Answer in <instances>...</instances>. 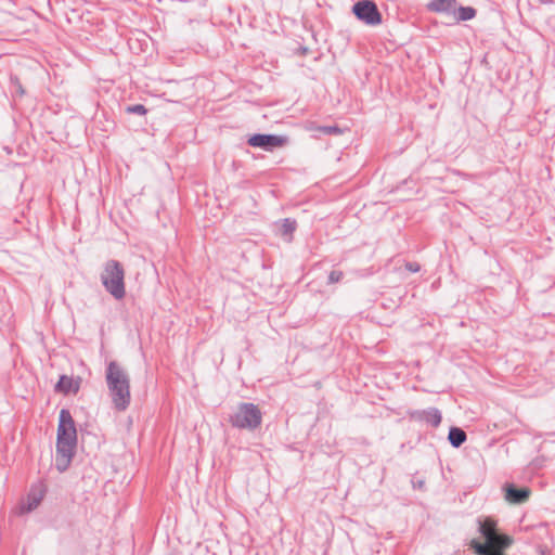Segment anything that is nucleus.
Returning <instances> with one entry per match:
<instances>
[{
	"mask_svg": "<svg viewBox=\"0 0 555 555\" xmlns=\"http://www.w3.org/2000/svg\"><path fill=\"white\" fill-rule=\"evenodd\" d=\"M77 444V430L69 411L62 409L59 417L55 466L65 472L73 460Z\"/></svg>",
	"mask_w": 555,
	"mask_h": 555,
	"instance_id": "nucleus-1",
	"label": "nucleus"
},
{
	"mask_svg": "<svg viewBox=\"0 0 555 555\" xmlns=\"http://www.w3.org/2000/svg\"><path fill=\"white\" fill-rule=\"evenodd\" d=\"M479 532L483 537L485 543L477 540L470 542V546L478 555H505L504 550L513 543L511 537L498 532L496 521L490 517L479 520Z\"/></svg>",
	"mask_w": 555,
	"mask_h": 555,
	"instance_id": "nucleus-2",
	"label": "nucleus"
},
{
	"mask_svg": "<svg viewBox=\"0 0 555 555\" xmlns=\"http://www.w3.org/2000/svg\"><path fill=\"white\" fill-rule=\"evenodd\" d=\"M105 377L114 408L125 411L131 400L128 373L117 362L111 361L106 367Z\"/></svg>",
	"mask_w": 555,
	"mask_h": 555,
	"instance_id": "nucleus-3",
	"label": "nucleus"
},
{
	"mask_svg": "<svg viewBox=\"0 0 555 555\" xmlns=\"http://www.w3.org/2000/svg\"><path fill=\"white\" fill-rule=\"evenodd\" d=\"M101 282L115 299L121 300L126 296L125 269L117 260L111 259L104 263Z\"/></svg>",
	"mask_w": 555,
	"mask_h": 555,
	"instance_id": "nucleus-4",
	"label": "nucleus"
},
{
	"mask_svg": "<svg viewBox=\"0 0 555 555\" xmlns=\"http://www.w3.org/2000/svg\"><path fill=\"white\" fill-rule=\"evenodd\" d=\"M229 421L233 427L255 430L261 425L262 414L254 403H240Z\"/></svg>",
	"mask_w": 555,
	"mask_h": 555,
	"instance_id": "nucleus-5",
	"label": "nucleus"
},
{
	"mask_svg": "<svg viewBox=\"0 0 555 555\" xmlns=\"http://www.w3.org/2000/svg\"><path fill=\"white\" fill-rule=\"evenodd\" d=\"M352 11L354 15L367 25H377L380 23V13L377 5L371 0H362L357 2Z\"/></svg>",
	"mask_w": 555,
	"mask_h": 555,
	"instance_id": "nucleus-6",
	"label": "nucleus"
},
{
	"mask_svg": "<svg viewBox=\"0 0 555 555\" xmlns=\"http://www.w3.org/2000/svg\"><path fill=\"white\" fill-rule=\"evenodd\" d=\"M47 493V486L43 481H38L31 486L26 499L21 503V513H30L36 509Z\"/></svg>",
	"mask_w": 555,
	"mask_h": 555,
	"instance_id": "nucleus-7",
	"label": "nucleus"
},
{
	"mask_svg": "<svg viewBox=\"0 0 555 555\" xmlns=\"http://www.w3.org/2000/svg\"><path fill=\"white\" fill-rule=\"evenodd\" d=\"M285 139L273 134H254L248 139V144L254 147L272 150L285 144Z\"/></svg>",
	"mask_w": 555,
	"mask_h": 555,
	"instance_id": "nucleus-8",
	"label": "nucleus"
},
{
	"mask_svg": "<svg viewBox=\"0 0 555 555\" xmlns=\"http://www.w3.org/2000/svg\"><path fill=\"white\" fill-rule=\"evenodd\" d=\"M504 490V498L509 504H524L530 496V490L528 488L517 489L514 485H506Z\"/></svg>",
	"mask_w": 555,
	"mask_h": 555,
	"instance_id": "nucleus-9",
	"label": "nucleus"
},
{
	"mask_svg": "<svg viewBox=\"0 0 555 555\" xmlns=\"http://www.w3.org/2000/svg\"><path fill=\"white\" fill-rule=\"evenodd\" d=\"M456 0H431L428 9L434 12L455 13Z\"/></svg>",
	"mask_w": 555,
	"mask_h": 555,
	"instance_id": "nucleus-10",
	"label": "nucleus"
},
{
	"mask_svg": "<svg viewBox=\"0 0 555 555\" xmlns=\"http://www.w3.org/2000/svg\"><path fill=\"white\" fill-rule=\"evenodd\" d=\"M78 389V383L74 382L73 378L65 375L61 376L59 383L56 384V390L63 391L65 393L69 391L77 392Z\"/></svg>",
	"mask_w": 555,
	"mask_h": 555,
	"instance_id": "nucleus-11",
	"label": "nucleus"
},
{
	"mask_svg": "<svg viewBox=\"0 0 555 555\" xmlns=\"http://www.w3.org/2000/svg\"><path fill=\"white\" fill-rule=\"evenodd\" d=\"M448 438H449L450 443L453 447L459 448L460 446H462L465 442L466 434L461 428L452 427L449 431Z\"/></svg>",
	"mask_w": 555,
	"mask_h": 555,
	"instance_id": "nucleus-12",
	"label": "nucleus"
},
{
	"mask_svg": "<svg viewBox=\"0 0 555 555\" xmlns=\"http://www.w3.org/2000/svg\"><path fill=\"white\" fill-rule=\"evenodd\" d=\"M456 21H469L475 17L476 10L472 7H456L455 13H452Z\"/></svg>",
	"mask_w": 555,
	"mask_h": 555,
	"instance_id": "nucleus-13",
	"label": "nucleus"
},
{
	"mask_svg": "<svg viewBox=\"0 0 555 555\" xmlns=\"http://www.w3.org/2000/svg\"><path fill=\"white\" fill-rule=\"evenodd\" d=\"M422 414L424 420L435 427L439 426L441 423V413L437 409H429L428 411H424Z\"/></svg>",
	"mask_w": 555,
	"mask_h": 555,
	"instance_id": "nucleus-14",
	"label": "nucleus"
},
{
	"mask_svg": "<svg viewBox=\"0 0 555 555\" xmlns=\"http://www.w3.org/2000/svg\"><path fill=\"white\" fill-rule=\"evenodd\" d=\"M296 225L297 224L295 220L288 218L284 219L280 228L281 235L288 237L287 240L291 241V236L293 232L296 230Z\"/></svg>",
	"mask_w": 555,
	"mask_h": 555,
	"instance_id": "nucleus-15",
	"label": "nucleus"
},
{
	"mask_svg": "<svg viewBox=\"0 0 555 555\" xmlns=\"http://www.w3.org/2000/svg\"><path fill=\"white\" fill-rule=\"evenodd\" d=\"M126 112L128 114H138V115H145L147 113V109L144 105L142 104H135V105H131V106H128L126 108Z\"/></svg>",
	"mask_w": 555,
	"mask_h": 555,
	"instance_id": "nucleus-16",
	"label": "nucleus"
},
{
	"mask_svg": "<svg viewBox=\"0 0 555 555\" xmlns=\"http://www.w3.org/2000/svg\"><path fill=\"white\" fill-rule=\"evenodd\" d=\"M343 272L341 271H336V270H333L330 274H328V283H337L339 282L341 279H343Z\"/></svg>",
	"mask_w": 555,
	"mask_h": 555,
	"instance_id": "nucleus-17",
	"label": "nucleus"
},
{
	"mask_svg": "<svg viewBox=\"0 0 555 555\" xmlns=\"http://www.w3.org/2000/svg\"><path fill=\"white\" fill-rule=\"evenodd\" d=\"M318 130L323 132V133H326V134H337V133H340V130L337 127H335V126L319 127Z\"/></svg>",
	"mask_w": 555,
	"mask_h": 555,
	"instance_id": "nucleus-18",
	"label": "nucleus"
},
{
	"mask_svg": "<svg viewBox=\"0 0 555 555\" xmlns=\"http://www.w3.org/2000/svg\"><path fill=\"white\" fill-rule=\"evenodd\" d=\"M140 38L139 37H130L128 41V46L131 50H137L140 48Z\"/></svg>",
	"mask_w": 555,
	"mask_h": 555,
	"instance_id": "nucleus-19",
	"label": "nucleus"
},
{
	"mask_svg": "<svg viewBox=\"0 0 555 555\" xmlns=\"http://www.w3.org/2000/svg\"><path fill=\"white\" fill-rule=\"evenodd\" d=\"M300 55H308L312 53L311 47L308 43H305L299 48Z\"/></svg>",
	"mask_w": 555,
	"mask_h": 555,
	"instance_id": "nucleus-20",
	"label": "nucleus"
},
{
	"mask_svg": "<svg viewBox=\"0 0 555 555\" xmlns=\"http://www.w3.org/2000/svg\"><path fill=\"white\" fill-rule=\"evenodd\" d=\"M405 268L411 272H418L420 271V264L416 262H408L405 264Z\"/></svg>",
	"mask_w": 555,
	"mask_h": 555,
	"instance_id": "nucleus-21",
	"label": "nucleus"
},
{
	"mask_svg": "<svg viewBox=\"0 0 555 555\" xmlns=\"http://www.w3.org/2000/svg\"><path fill=\"white\" fill-rule=\"evenodd\" d=\"M309 39H310L311 41H315V37H314V36L309 37Z\"/></svg>",
	"mask_w": 555,
	"mask_h": 555,
	"instance_id": "nucleus-22",
	"label": "nucleus"
}]
</instances>
